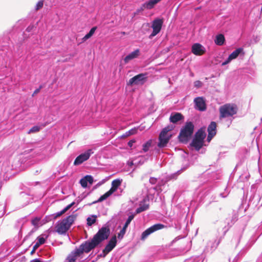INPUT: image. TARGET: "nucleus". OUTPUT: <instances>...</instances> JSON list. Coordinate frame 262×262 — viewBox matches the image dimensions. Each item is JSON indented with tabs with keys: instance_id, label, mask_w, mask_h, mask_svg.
Returning a JSON list of instances; mask_svg holds the SVG:
<instances>
[{
	"instance_id": "5fc2aeb1",
	"label": "nucleus",
	"mask_w": 262,
	"mask_h": 262,
	"mask_svg": "<svg viewBox=\"0 0 262 262\" xmlns=\"http://www.w3.org/2000/svg\"><path fill=\"white\" fill-rule=\"evenodd\" d=\"M142 11V10H141V8H140V9H138V10H137V13H139L140 11Z\"/></svg>"
},
{
	"instance_id": "ea45409f",
	"label": "nucleus",
	"mask_w": 262,
	"mask_h": 262,
	"mask_svg": "<svg viewBox=\"0 0 262 262\" xmlns=\"http://www.w3.org/2000/svg\"><path fill=\"white\" fill-rule=\"evenodd\" d=\"M157 179L155 177H150L149 179V183L152 185H155L157 182Z\"/></svg>"
},
{
	"instance_id": "7ed1b4c3",
	"label": "nucleus",
	"mask_w": 262,
	"mask_h": 262,
	"mask_svg": "<svg viewBox=\"0 0 262 262\" xmlns=\"http://www.w3.org/2000/svg\"><path fill=\"white\" fill-rule=\"evenodd\" d=\"M74 216L69 215L60 221L55 226L56 231L59 234H63L68 230L74 221Z\"/></svg>"
},
{
	"instance_id": "6e6552de",
	"label": "nucleus",
	"mask_w": 262,
	"mask_h": 262,
	"mask_svg": "<svg viewBox=\"0 0 262 262\" xmlns=\"http://www.w3.org/2000/svg\"><path fill=\"white\" fill-rule=\"evenodd\" d=\"M93 153L94 151L92 149H88L84 153L80 154L75 159L74 164L75 165H79L82 164L84 161L88 160Z\"/></svg>"
},
{
	"instance_id": "2f4dec72",
	"label": "nucleus",
	"mask_w": 262,
	"mask_h": 262,
	"mask_svg": "<svg viewBox=\"0 0 262 262\" xmlns=\"http://www.w3.org/2000/svg\"><path fill=\"white\" fill-rule=\"evenodd\" d=\"M48 236V235L46 234H42L37 238L36 242L39 243V245H41L45 243V241L47 238Z\"/></svg>"
},
{
	"instance_id": "473e14b6",
	"label": "nucleus",
	"mask_w": 262,
	"mask_h": 262,
	"mask_svg": "<svg viewBox=\"0 0 262 262\" xmlns=\"http://www.w3.org/2000/svg\"><path fill=\"white\" fill-rule=\"evenodd\" d=\"M152 144V141L151 140H149L147 141L146 143H145L143 145V148L142 150L144 152H147L149 149V148L151 146Z\"/></svg>"
},
{
	"instance_id": "0eeeda50",
	"label": "nucleus",
	"mask_w": 262,
	"mask_h": 262,
	"mask_svg": "<svg viewBox=\"0 0 262 262\" xmlns=\"http://www.w3.org/2000/svg\"><path fill=\"white\" fill-rule=\"evenodd\" d=\"M211 189L212 187L209 184H205L199 186L195 190V194H196L197 196L199 198V200H201L210 192Z\"/></svg>"
},
{
	"instance_id": "4468645a",
	"label": "nucleus",
	"mask_w": 262,
	"mask_h": 262,
	"mask_svg": "<svg viewBox=\"0 0 262 262\" xmlns=\"http://www.w3.org/2000/svg\"><path fill=\"white\" fill-rule=\"evenodd\" d=\"M140 54V51L139 49H137L131 52L127 55H126L123 59L124 63L126 64L128 63L130 61L137 58L139 57Z\"/></svg>"
},
{
	"instance_id": "864d4df0",
	"label": "nucleus",
	"mask_w": 262,
	"mask_h": 262,
	"mask_svg": "<svg viewBox=\"0 0 262 262\" xmlns=\"http://www.w3.org/2000/svg\"><path fill=\"white\" fill-rule=\"evenodd\" d=\"M242 254V252H241L236 256V257L234 258V259L233 260V261L234 260H236V258H237L238 257V256Z\"/></svg>"
},
{
	"instance_id": "de8ad7c7",
	"label": "nucleus",
	"mask_w": 262,
	"mask_h": 262,
	"mask_svg": "<svg viewBox=\"0 0 262 262\" xmlns=\"http://www.w3.org/2000/svg\"><path fill=\"white\" fill-rule=\"evenodd\" d=\"M135 142V140H131L129 141L128 143H127L128 146H129L130 147H132L133 146V144Z\"/></svg>"
},
{
	"instance_id": "7c9ffc66",
	"label": "nucleus",
	"mask_w": 262,
	"mask_h": 262,
	"mask_svg": "<svg viewBox=\"0 0 262 262\" xmlns=\"http://www.w3.org/2000/svg\"><path fill=\"white\" fill-rule=\"evenodd\" d=\"M112 194L109 192V191H107L106 193H105L104 194L101 195L97 201H96L94 202L93 203L95 204L98 202H102L105 200H106L107 198H108L110 196H111Z\"/></svg>"
},
{
	"instance_id": "a878e982",
	"label": "nucleus",
	"mask_w": 262,
	"mask_h": 262,
	"mask_svg": "<svg viewBox=\"0 0 262 262\" xmlns=\"http://www.w3.org/2000/svg\"><path fill=\"white\" fill-rule=\"evenodd\" d=\"M144 203L142 204V203L140 204L139 207L137 208L136 210V213L138 214L140 213L143 211H144L146 210H147L149 208V205L148 204L144 203L145 202V200H143Z\"/></svg>"
},
{
	"instance_id": "6ab92c4d",
	"label": "nucleus",
	"mask_w": 262,
	"mask_h": 262,
	"mask_svg": "<svg viewBox=\"0 0 262 262\" xmlns=\"http://www.w3.org/2000/svg\"><path fill=\"white\" fill-rule=\"evenodd\" d=\"M81 256L74 250L68 256L64 262H76V260Z\"/></svg>"
},
{
	"instance_id": "5701e85b",
	"label": "nucleus",
	"mask_w": 262,
	"mask_h": 262,
	"mask_svg": "<svg viewBox=\"0 0 262 262\" xmlns=\"http://www.w3.org/2000/svg\"><path fill=\"white\" fill-rule=\"evenodd\" d=\"M206 137L205 127H201L195 133L194 138L204 141Z\"/></svg>"
},
{
	"instance_id": "f03ea898",
	"label": "nucleus",
	"mask_w": 262,
	"mask_h": 262,
	"mask_svg": "<svg viewBox=\"0 0 262 262\" xmlns=\"http://www.w3.org/2000/svg\"><path fill=\"white\" fill-rule=\"evenodd\" d=\"M194 125L191 122H186L185 125L181 129L179 139L180 141L187 142L193 134Z\"/></svg>"
},
{
	"instance_id": "4be33fe9",
	"label": "nucleus",
	"mask_w": 262,
	"mask_h": 262,
	"mask_svg": "<svg viewBox=\"0 0 262 262\" xmlns=\"http://www.w3.org/2000/svg\"><path fill=\"white\" fill-rule=\"evenodd\" d=\"M239 55H242L243 56L245 55L244 49L242 48H239L236 49L229 55V57L232 60L236 59Z\"/></svg>"
},
{
	"instance_id": "37998d69",
	"label": "nucleus",
	"mask_w": 262,
	"mask_h": 262,
	"mask_svg": "<svg viewBox=\"0 0 262 262\" xmlns=\"http://www.w3.org/2000/svg\"><path fill=\"white\" fill-rule=\"evenodd\" d=\"M232 60L230 58V57L228 56V57L227 58V59L225 61H224L222 63V66H225L227 64H228L229 62H231Z\"/></svg>"
},
{
	"instance_id": "412c9836",
	"label": "nucleus",
	"mask_w": 262,
	"mask_h": 262,
	"mask_svg": "<svg viewBox=\"0 0 262 262\" xmlns=\"http://www.w3.org/2000/svg\"><path fill=\"white\" fill-rule=\"evenodd\" d=\"M183 119L184 117L179 113L171 114L169 118L170 121L173 123H176Z\"/></svg>"
},
{
	"instance_id": "dca6fc26",
	"label": "nucleus",
	"mask_w": 262,
	"mask_h": 262,
	"mask_svg": "<svg viewBox=\"0 0 262 262\" xmlns=\"http://www.w3.org/2000/svg\"><path fill=\"white\" fill-rule=\"evenodd\" d=\"M194 102L196 108L200 111H204L206 110V104L203 98L197 97L194 99Z\"/></svg>"
},
{
	"instance_id": "ddd939ff",
	"label": "nucleus",
	"mask_w": 262,
	"mask_h": 262,
	"mask_svg": "<svg viewBox=\"0 0 262 262\" xmlns=\"http://www.w3.org/2000/svg\"><path fill=\"white\" fill-rule=\"evenodd\" d=\"M191 52L195 55H201L205 53V49L201 44L195 43L192 46Z\"/></svg>"
},
{
	"instance_id": "9d476101",
	"label": "nucleus",
	"mask_w": 262,
	"mask_h": 262,
	"mask_svg": "<svg viewBox=\"0 0 262 262\" xmlns=\"http://www.w3.org/2000/svg\"><path fill=\"white\" fill-rule=\"evenodd\" d=\"M163 23V20L161 19L157 18L154 20L151 26V28H152L153 31L149 36L150 38H151L154 36H156L160 32Z\"/></svg>"
},
{
	"instance_id": "c03bdc74",
	"label": "nucleus",
	"mask_w": 262,
	"mask_h": 262,
	"mask_svg": "<svg viewBox=\"0 0 262 262\" xmlns=\"http://www.w3.org/2000/svg\"><path fill=\"white\" fill-rule=\"evenodd\" d=\"M34 28V26L33 25H30L27 27L26 31L27 32H30L31 31H32L33 30Z\"/></svg>"
},
{
	"instance_id": "603ef678",
	"label": "nucleus",
	"mask_w": 262,
	"mask_h": 262,
	"mask_svg": "<svg viewBox=\"0 0 262 262\" xmlns=\"http://www.w3.org/2000/svg\"><path fill=\"white\" fill-rule=\"evenodd\" d=\"M135 132V129H131L129 131V133L130 134H134Z\"/></svg>"
},
{
	"instance_id": "2eb2a0df",
	"label": "nucleus",
	"mask_w": 262,
	"mask_h": 262,
	"mask_svg": "<svg viewBox=\"0 0 262 262\" xmlns=\"http://www.w3.org/2000/svg\"><path fill=\"white\" fill-rule=\"evenodd\" d=\"M117 244V239L116 236L112 237L108 244L106 245L103 252L108 253L110 252L116 246Z\"/></svg>"
},
{
	"instance_id": "09e8293b",
	"label": "nucleus",
	"mask_w": 262,
	"mask_h": 262,
	"mask_svg": "<svg viewBox=\"0 0 262 262\" xmlns=\"http://www.w3.org/2000/svg\"><path fill=\"white\" fill-rule=\"evenodd\" d=\"M228 194V193L226 192H224V193H220V195L222 197V198H225L227 196V195Z\"/></svg>"
},
{
	"instance_id": "4c0bfd02",
	"label": "nucleus",
	"mask_w": 262,
	"mask_h": 262,
	"mask_svg": "<svg viewBox=\"0 0 262 262\" xmlns=\"http://www.w3.org/2000/svg\"><path fill=\"white\" fill-rule=\"evenodd\" d=\"M43 5V1L42 0L39 1L36 5L35 9L36 10H38L41 9Z\"/></svg>"
},
{
	"instance_id": "f704fd0d",
	"label": "nucleus",
	"mask_w": 262,
	"mask_h": 262,
	"mask_svg": "<svg viewBox=\"0 0 262 262\" xmlns=\"http://www.w3.org/2000/svg\"><path fill=\"white\" fill-rule=\"evenodd\" d=\"M41 128V127H40L39 126H34L29 130L28 133L31 134V133H37V132H39Z\"/></svg>"
},
{
	"instance_id": "aec40b11",
	"label": "nucleus",
	"mask_w": 262,
	"mask_h": 262,
	"mask_svg": "<svg viewBox=\"0 0 262 262\" xmlns=\"http://www.w3.org/2000/svg\"><path fill=\"white\" fill-rule=\"evenodd\" d=\"M204 141L194 138L190 146L193 147L197 151H199L203 146Z\"/></svg>"
},
{
	"instance_id": "a18cd8bd",
	"label": "nucleus",
	"mask_w": 262,
	"mask_h": 262,
	"mask_svg": "<svg viewBox=\"0 0 262 262\" xmlns=\"http://www.w3.org/2000/svg\"><path fill=\"white\" fill-rule=\"evenodd\" d=\"M42 86H41V85H40V86L39 87V88L36 89L34 91V92L33 94H32V96L33 97L35 95H36V94H37V93H38L40 92V90L42 89Z\"/></svg>"
},
{
	"instance_id": "79ce46f5",
	"label": "nucleus",
	"mask_w": 262,
	"mask_h": 262,
	"mask_svg": "<svg viewBox=\"0 0 262 262\" xmlns=\"http://www.w3.org/2000/svg\"><path fill=\"white\" fill-rule=\"evenodd\" d=\"M157 187H154L152 188V189H150L148 191V192H147V197L148 198H149L150 197L149 196V195L152 193V191H154V193L157 190Z\"/></svg>"
},
{
	"instance_id": "423d86ee",
	"label": "nucleus",
	"mask_w": 262,
	"mask_h": 262,
	"mask_svg": "<svg viewBox=\"0 0 262 262\" xmlns=\"http://www.w3.org/2000/svg\"><path fill=\"white\" fill-rule=\"evenodd\" d=\"M164 227L165 225L160 223L155 224L151 226V227H149L142 232L140 239L142 241H144L151 233L158 230L162 229Z\"/></svg>"
},
{
	"instance_id": "a211bd4d",
	"label": "nucleus",
	"mask_w": 262,
	"mask_h": 262,
	"mask_svg": "<svg viewBox=\"0 0 262 262\" xmlns=\"http://www.w3.org/2000/svg\"><path fill=\"white\" fill-rule=\"evenodd\" d=\"M122 180L117 179L114 180L112 182V187L111 189L108 190L109 192L112 194H113L119 188V187L121 185Z\"/></svg>"
},
{
	"instance_id": "8fccbe9b",
	"label": "nucleus",
	"mask_w": 262,
	"mask_h": 262,
	"mask_svg": "<svg viewBox=\"0 0 262 262\" xmlns=\"http://www.w3.org/2000/svg\"><path fill=\"white\" fill-rule=\"evenodd\" d=\"M31 262H42L39 259L36 258L34 259H33L31 261Z\"/></svg>"
},
{
	"instance_id": "72a5a7b5",
	"label": "nucleus",
	"mask_w": 262,
	"mask_h": 262,
	"mask_svg": "<svg viewBox=\"0 0 262 262\" xmlns=\"http://www.w3.org/2000/svg\"><path fill=\"white\" fill-rule=\"evenodd\" d=\"M134 217H135V214H132L131 215H129L128 218H127V219L126 220V221L125 222V224H124L123 227H124L125 228H127V227L129 225V224L130 223L131 221L134 219Z\"/></svg>"
},
{
	"instance_id": "e433bc0d",
	"label": "nucleus",
	"mask_w": 262,
	"mask_h": 262,
	"mask_svg": "<svg viewBox=\"0 0 262 262\" xmlns=\"http://www.w3.org/2000/svg\"><path fill=\"white\" fill-rule=\"evenodd\" d=\"M96 220V217L95 216H93L92 217H89L87 219V224L89 226H91L95 223Z\"/></svg>"
},
{
	"instance_id": "9b49d317",
	"label": "nucleus",
	"mask_w": 262,
	"mask_h": 262,
	"mask_svg": "<svg viewBox=\"0 0 262 262\" xmlns=\"http://www.w3.org/2000/svg\"><path fill=\"white\" fill-rule=\"evenodd\" d=\"M220 243V239H213L208 241L204 250L203 253L205 254L212 253L217 248Z\"/></svg>"
},
{
	"instance_id": "f8f14e48",
	"label": "nucleus",
	"mask_w": 262,
	"mask_h": 262,
	"mask_svg": "<svg viewBox=\"0 0 262 262\" xmlns=\"http://www.w3.org/2000/svg\"><path fill=\"white\" fill-rule=\"evenodd\" d=\"M207 131L208 133L207 140L210 142L216 133V124L215 122L212 121L209 125Z\"/></svg>"
},
{
	"instance_id": "c9c22d12",
	"label": "nucleus",
	"mask_w": 262,
	"mask_h": 262,
	"mask_svg": "<svg viewBox=\"0 0 262 262\" xmlns=\"http://www.w3.org/2000/svg\"><path fill=\"white\" fill-rule=\"evenodd\" d=\"M126 228L123 227V228L120 230V231L118 234V238L119 239H122L123 238L126 232Z\"/></svg>"
},
{
	"instance_id": "f3484780",
	"label": "nucleus",
	"mask_w": 262,
	"mask_h": 262,
	"mask_svg": "<svg viewBox=\"0 0 262 262\" xmlns=\"http://www.w3.org/2000/svg\"><path fill=\"white\" fill-rule=\"evenodd\" d=\"M93 183V178L91 175H86L80 180V184L83 188L88 186V184H92Z\"/></svg>"
},
{
	"instance_id": "cd10ccee",
	"label": "nucleus",
	"mask_w": 262,
	"mask_h": 262,
	"mask_svg": "<svg viewBox=\"0 0 262 262\" xmlns=\"http://www.w3.org/2000/svg\"><path fill=\"white\" fill-rule=\"evenodd\" d=\"M97 29V27H93L92 28H91V29L90 30V31H89V32L86 34L82 38V41H86L87 39H88L89 38H90L91 36H93V35L94 34L96 30Z\"/></svg>"
},
{
	"instance_id": "6e6d98bb",
	"label": "nucleus",
	"mask_w": 262,
	"mask_h": 262,
	"mask_svg": "<svg viewBox=\"0 0 262 262\" xmlns=\"http://www.w3.org/2000/svg\"><path fill=\"white\" fill-rule=\"evenodd\" d=\"M34 251H33V250H32V252H31V253H33V252H34Z\"/></svg>"
},
{
	"instance_id": "58836bf2",
	"label": "nucleus",
	"mask_w": 262,
	"mask_h": 262,
	"mask_svg": "<svg viewBox=\"0 0 262 262\" xmlns=\"http://www.w3.org/2000/svg\"><path fill=\"white\" fill-rule=\"evenodd\" d=\"M53 219L52 215V216H46V217L41 220L42 225L45 224V223L50 221Z\"/></svg>"
},
{
	"instance_id": "b1692460",
	"label": "nucleus",
	"mask_w": 262,
	"mask_h": 262,
	"mask_svg": "<svg viewBox=\"0 0 262 262\" xmlns=\"http://www.w3.org/2000/svg\"><path fill=\"white\" fill-rule=\"evenodd\" d=\"M75 204V202H72L70 204L68 205L66 207H65L61 211L56 212L52 215V217L53 219H55L58 217H59L62 214L64 213L68 210H69L71 207H72Z\"/></svg>"
},
{
	"instance_id": "c85d7f7f",
	"label": "nucleus",
	"mask_w": 262,
	"mask_h": 262,
	"mask_svg": "<svg viewBox=\"0 0 262 262\" xmlns=\"http://www.w3.org/2000/svg\"><path fill=\"white\" fill-rule=\"evenodd\" d=\"M32 224L35 227H38L42 225V221L39 217H36L31 221Z\"/></svg>"
},
{
	"instance_id": "39448f33",
	"label": "nucleus",
	"mask_w": 262,
	"mask_h": 262,
	"mask_svg": "<svg viewBox=\"0 0 262 262\" xmlns=\"http://www.w3.org/2000/svg\"><path fill=\"white\" fill-rule=\"evenodd\" d=\"M171 130L169 127H165L160 133L159 137V143L158 146L160 147H165L169 142L171 135L168 134V132Z\"/></svg>"
},
{
	"instance_id": "49530a36",
	"label": "nucleus",
	"mask_w": 262,
	"mask_h": 262,
	"mask_svg": "<svg viewBox=\"0 0 262 262\" xmlns=\"http://www.w3.org/2000/svg\"><path fill=\"white\" fill-rule=\"evenodd\" d=\"M40 245H39V243L37 242H36L34 245L33 247V251H35L39 246Z\"/></svg>"
},
{
	"instance_id": "c756f323",
	"label": "nucleus",
	"mask_w": 262,
	"mask_h": 262,
	"mask_svg": "<svg viewBox=\"0 0 262 262\" xmlns=\"http://www.w3.org/2000/svg\"><path fill=\"white\" fill-rule=\"evenodd\" d=\"M112 194L109 192V191H107L106 193H105L104 194L101 195L97 201H96L94 202L93 203L95 204L98 202H102L105 200H106L107 198H108L110 196H111Z\"/></svg>"
},
{
	"instance_id": "a19ab883",
	"label": "nucleus",
	"mask_w": 262,
	"mask_h": 262,
	"mask_svg": "<svg viewBox=\"0 0 262 262\" xmlns=\"http://www.w3.org/2000/svg\"><path fill=\"white\" fill-rule=\"evenodd\" d=\"M202 83L201 81L197 80L194 82V85L195 88H199L202 86Z\"/></svg>"
},
{
	"instance_id": "bb28decb",
	"label": "nucleus",
	"mask_w": 262,
	"mask_h": 262,
	"mask_svg": "<svg viewBox=\"0 0 262 262\" xmlns=\"http://www.w3.org/2000/svg\"><path fill=\"white\" fill-rule=\"evenodd\" d=\"M183 253V252L179 249H173L169 252L167 256V258H170L173 257L182 255Z\"/></svg>"
},
{
	"instance_id": "3c124183",
	"label": "nucleus",
	"mask_w": 262,
	"mask_h": 262,
	"mask_svg": "<svg viewBox=\"0 0 262 262\" xmlns=\"http://www.w3.org/2000/svg\"><path fill=\"white\" fill-rule=\"evenodd\" d=\"M184 262H195L194 259H186V260H185Z\"/></svg>"
},
{
	"instance_id": "393cba45",
	"label": "nucleus",
	"mask_w": 262,
	"mask_h": 262,
	"mask_svg": "<svg viewBox=\"0 0 262 262\" xmlns=\"http://www.w3.org/2000/svg\"><path fill=\"white\" fill-rule=\"evenodd\" d=\"M225 41V37L222 34H218L216 36L214 42L218 46H222Z\"/></svg>"
},
{
	"instance_id": "4d7b16f0",
	"label": "nucleus",
	"mask_w": 262,
	"mask_h": 262,
	"mask_svg": "<svg viewBox=\"0 0 262 262\" xmlns=\"http://www.w3.org/2000/svg\"><path fill=\"white\" fill-rule=\"evenodd\" d=\"M261 12L262 13V7H261Z\"/></svg>"
},
{
	"instance_id": "f257e3e1",
	"label": "nucleus",
	"mask_w": 262,
	"mask_h": 262,
	"mask_svg": "<svg viewBox=\"0 0 262 262\" xmlns=\"http://www.w3.org/2000/svg\"><path fill=\"white\" fill-rule=\"evenodd\" d=\"M110 229L108 228L103 227L98 230L91 241L84 242L75 250L81 256L83 253H89L101 242L106 239L110 235Z\"/></svg>"
},
{
	"instance_id": "20e7f679",
	"label": "nucleus",
	"mask_w": 262,
	"mask_h": 262,
	"mask_svg": "<svg viewBox=\"0 0 262 262\" xmlns=\"http://www.w3.org/2000/svg\"><path fill=\"white\" fill-rule=\"evenodd\" d=\"M237 112V107L236 105L233 104H226L221 106L220 108V113L221 118H227L232 117L236 114Z\"/></svg>"
},
{
	"instance_id": "1a4fd4ad",
	"label": "nucleus",
	"mask_w": 262,
	"mask_h": 262,
	"mask_svg": "<svg viewBox=\"0 0 262 262\" xmlns=\"http://www.w3.org/2000/svg\"><path fill=\"white\" fill-rule=\"evenodd\" d=\"M147 79L146 74H139L129 80L128 84L130 85L143 84Z\"/></svg>"
}]
</instances>
